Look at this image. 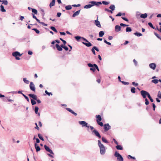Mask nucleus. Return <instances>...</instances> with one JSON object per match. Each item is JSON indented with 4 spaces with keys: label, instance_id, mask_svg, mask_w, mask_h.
Listing matches in <instances>:
<instances>
[{
    "label": "nucleus",
    "instance_id": "obj_59",
    "mask_svg": "<svg viewBox=\"0 0 161 161\" xmlns=\"http://www.w3.org/2000/svg\"><path fill=\"white\" fill-rule=\"evenodd\" d=\"M80 4H77V5H76V4H73V5H72V6L73 7H80Z\"/></svg>",
    "mask_w": 161,
    "mask_h": 161
},
{
    "label": "nucleus",
    "instance_id": "obj_63",
    "mask_svg": "<svg viewBox=\"0 0 161 161\" xmlns=\"http://www.w3.org/2000/svg\"><path fill=\"white\" fill-rule=\"evenodd\" d=\"M132 85H134L135 86H137L138 85V83H136L135 82H132Z\"/></svg>",
    "mask_w": 161,
    "mask_h": 161
},
{
    "label": "nucleus",
    "instance_id": "obj_51",
    "mask_svg": "<svg viewBox=\"0 0 161 161\" xmlns=\"http://www.w3.org/2000/svg\"><path fill=\"white\" fill-rule=\"evenodd\" d=\"M87 65L88 67H90V68L94 67V64H92L91 63H88L87 64Z\"/></svg>",
    "mask_w": 161,
    "mask_h": 161
},
{
    "label": "nucleus",
    "instance_id": "obj_39",
    "mask_svg": "<svg viewBox=\"0 0 161 161\" xmlns=\"http://www.w3.org/2000/svg\"><path fill=\"white\" fill-rule=\"evenodd\" d=\"M152 82L155 84H157L158 83V79H153L152 80Z\"/></svg>",
    "mask_w": 161,
    "mask_h": 161
},
{
    "label": "nucleus",
    "instance_id": "obj_27",
    "mask_svg": "<svg viewBox=\"0 0 161 161\" xmlns=\"http://www.w3.org/2000/svg\"><path fill=\"white\" fill-rule=\"evenodd\" d=\"M102 141L103 142H104V143H107V144H108L109 143L108 141L104 137H102Z\"/></svg>",
    "mask_w": 161,
    "mask_h": 161
},
{
    "label": "nucleus",
    "instance_id": "obj_3",
    "mask_svg": "<svg viewBox=\"0 0 161 161\" xmlns=\"http://www.w3.org/2000/svg\"><path fill=\"white\" fill-rule=\"evenodd\" d=\"M114 156L117 158V159L118 161H123L124 159L122 156L118 152L116 151L114 154Z\"/></svg>",
    "mask_w": 161,
    "mask_h": 161
},
{
    "label": "nucleus",
    "instance_id": "obj_33",
    "mask_svg": "<svg viewBox=\"0 0 161 161\" xmlns=\"http://www.w3.org/2000/svg\"><path fill=\"white\" fill-rule=\"evenodd\" d=\"M72 8V7L71 5H68L65 7V9L67 10H69Z\"/></svg>",
    "mask_w": 161,
    "mask_h": 161
},
{
    "label": "nucleus",
    "instance_id": "obj_20",
    "mask_svg": "<svg viewBox=\"0 0 161 161\" xmlns=\"http://www.w3.org/2000/svg\"><path fill=\"white\" fill-rule=\"evenodd\" d=\"M80 11V10H79L75 12L72 15V17H75V16L78 15L79 14Z\"/></svg>",
    "mask_w": 161,
    "mask_h": 161
},
{
    "label": "nucleus",
    "instance_id": "obj_11",
    "mask_svg": "<svg viewBox=\"0 0 161 161\" xmlns=\"http://www.w3.org/2000/svg\"><path fill=\"white\" fill-rule=\"evenodd\" d=\"M87 43L85 42H82V43L86 47H90L92 46V44L90 42H89L87 40L86 41H85Z\"/></svg>",
    "mask_w": 161,
    "mask_h": 161
},
{
    "label": "nucleus",
    "instance_id": "obj_4",
    "mask_svg": "<svg viewBox=\"0 0 161 161\" xmlns=\"http://www.w3.org/2000/svg\"><path fill=\"white\" fill-rule=\"evenodd\" d=\"M92 134H94V135L97 137L98 138L100 139L101 138V136L98 131L96 129H94L92 131Z\"/></svg>",
    "mask_w": 161,
    "mask_h": 161
},
{
    "label": "nucleus",
    "instance_id": "obj_58",
    "mask_svg": "<svg viewBox=\"0 0 161 161\" xmlns=\"http://www.w3.org/2000/svg\"><path fill=\"white\" fill-rule=\"evenodd\" d=\"M87 128H90V129L91 130H94V129H95L92 126H90V125H88V127H87Z\"/></svg>",
    "mask_w": 161,
    "mask_h": 161
},
{
    "label": "nucleus",
    "instance_id": "obj_29",
    "mask_svg": "<svg viewBox=\"0 0 161 161\" xmlns=\"http://www.w3.org/2000/svg\"><path fill=\"white\" fill-rule=\"evenodd\" d=\"M104 33L103 31H101L99 32V35L100 37H102L104 35Z\"/></svg>",
    "mask_w": 161,
    "mask_h": 161
},
{
    "label": "nucleus",
    "instance_id": "obj_23",
    "mask_svg": "<svg viewBox=\"0 0 161 161\" xmlns=\"http://www.w3.org/2000/svg\"><path fill=\"white\" fill-rule=\"evenodd\" d=\"M55 0H52V2L50 3L49 4V7L50 8H51L52 7L55 5Z\"/></svg>",
    "mask_w": 161,
    "mask_h": 161
},
{
    "label": "nucleus",
    "instance_id": "obj_8",
    "mask_svg": "<svg viewBox=\"0 0 161 161\" xmlns=\"http://www.w3.org/2000/svg\"><path fill=\"white\" fill-rule=\"evenodd\" d=\"M44 147L46 150L47 152H49L52 154H54V153L52 151V150L50 149L49 147H48L47 145H45L44 146Z\"/></svg>",
    "mask_w": 161,
    "mask_h": 161
},
{
    "label": "nucleus",
    "instance_id": "obj_24",
    "mask_svg": "<svg viewBox=\"0 0 161 161\" xmlns=\"http://www.w3.org/2000/svg\"><path fill=\"white\" fill-rule=\"evenodd\" d=\"M92 6H93V4H89L86 5L85 6H84V8H91Z\"/></svg>",
    "mask_w": 161,
    "mask_h": 161
},
{
    "label": "nucleus",
    "instance_id": "obj_48",
    "mask_svg": "<svg viewBox=\"0 0 161 161\" xmlns=\"http://www.w3.org/2000/svg\"><path fill=\"white\" fill-rule=\"evenodd\" d=\"M145 104L147 105L149 104V102L148 100L147 99V98H145Z\"/></svg>",
    "mask_w": 161,
    "mask_h": 161
},
{
    "label": "nucleus",
    "instance_id": "obj_55",
    "mask_svg": "<svg viewBox=\"0 0 161 161\" xmlns=\"http://www.w3.org/2000/svg\"><path fill=\"white\" fill-rule=\"evenodd\" d=\"M94 67H95V69H97V70L98 71H99V68H98V67L97 65L96 64H94Z\"/></svg>",
    "mask_w": 161,
    "mask_h": 161
},
{
    "label": "nucleus",
    "instance_id": "obj_37",
    "mask_svg": "<svg viewBox=\"0 0 161 161\" xmlns=\"http://www.w3.org/2000/svg\"><path fill=\"white\" fill-rule=\"evenodd\" d=\"M6 99H7L8 101V102H12V101H13V100H12V99H8V97H5V98H4L3 99V101H6Z\"/></svg>",
    "mask_w": 161,
    "mask_h": 161
},
{
    "label": "nucleus",
    "instance_id": "obj_60",
    "mask_svg": "<svg viewBox=\"0 0 161 161\" xmlns=\"http://www.w3.org/2000/svg\"><path fill=\"white\" fill-rule=\"evenodd\" d=\"M121 18L122 19H123L124 20L127 21L128 22L129 20L126 18L124 17H122Z\"/></svg>",
    "mask_w": 161,
    "mask_h": 161
},
{
    "label": "nucleus",
    "instance_id": "obj_50",
    "mask_svg": "<svg viewBox=\"0 0 161 161\" xmlns=\"http://www.w3.org/2000/svg\"><path fill=\"white\" fill-rule=\"evenodd\" d=\"M102 3L103 4L105 5H107L109 3V2H107L105 1H102Z\"/></svg>",
    "mask_w": 161,
    "mask_h": 161
},
{
    "label": "nucleus",
    "instance_id": "obj_25",
    "mask_svg": "<svg viewBox=\"0 0 161 161\" xmlns=\"http://www.w3.org/2000/svg\"><path fill=\"white\" fill-rule=\"evenodd\" d=\"M89 3H91L92 4L93 6L94 5H96L97 6H99L98 4L97 3V2H96L95 1H91Z\"/></svg>",
    "mask_w": 161,
    "mask_h": 161
},
{
    "label": "nucleus",
    "instance_id": "obj_7",
    "mask_svg": "<svg viewBox=\"0 0 161 161\" xmlns=\"http://www.w3.org/2000/svg\"><path fill=\"white\" fill-rule=\"evenodd\" d=\"M104 130L105 131H107L111 129V126L109 125V124H105L103 125Z\"/></svg>",
    "mask_w": 161,
    "mask_h": 161
},
{
    "label": "nucleus",
    "instance_id": "obj_5",
    "mask_svg": "<svg viewBox=\"0 0 161 161\" xmlns=\"http://www.w3.org/2000/svg\"><path fill=\"white\" fill-rule=\"evenodd\" d=\"M79 123L82 125V127H87L88 124L87 123L84 121H79Z\"/></svg>",
    "mask_w": 161,
    "mask_h": 161
},
{
    "label": "nucleus",
    "instance_id": "obj_56",
    "mask_svg": "<svg viewBox=\"0 0 161 161\" xmlns=\"http://www.w3.org/2000/svg\"><path fill=\"white\" fill-rule=\"evenodd\" d=\"M121 82L123 84L126 85H127L129 84V83L128 82H126L124 81H121Z\"/></svg>",
    "mask_w": 161,
    "mask_h": 161
},
{
    "label": "nucleus",
    "instance_id": "obj_21",
    "mask_svg": "<svg viewBox=\"0 0 161 161\" xmlns=\"http://www.w3.org/2000/svg\"><path fill=\"white\" fill-rule=\"evenodd\" d=\"M147 16V13H145L143 14H141L140 15V17L141 18L143 19L146 18Z\"/></svg>",
    "mask_w": 161,
    "mask_h": 161
},
{
    "label": "nucleus",
    "instance_id": "obj_44",
    "mask_svg": "<svg viewBox=\"0 0 161 161\" xmlns=\"http://www.w3.org/2000/svg\"><path fill=\"white\" fill-rule=\"evenodd\" d=\"M3 4L5 5H7L8 4V1L7 0H3L2 1Z\"/></svg>",
    "mask_w": 161,
    "mask_h": 161
},
{
    "label": "nucleus",
    "instance_id": "obj_30",
    "mask_svg": "<svg viewBox=\"0 0 161 161\" xmlns=\"http://www.w3.org/2000/svg\"><path fill=\"white\" fill-rule=\"evenodd\" d=\"M109 8L112 10L114 11L115 10V6L114 5L112 4L109 7Z\"/></svg>",
    "mask_w": 161,
    "mask_h": 161
},
{
    "label": "nucleus",
    "instance_id": "obj_42",
    "mask_svg": "<svg viewBox=\"0 0 161 161\" xmlns=\"http://www.w3.org/2000/svg\"><path fill=\"white\" fill-rule=\"evenodd\" d=\"M38 136L39 138L42 141H43L44 140L43 138L41 136V135L40 134H38Z\"/></svg>",
    "mask_w": 161,
    "mask_h": 161
},
{
    "label": "nucleus",
    "instance_id": "obj_45",
    "mask_svg": "<svg viewBox=\"0 0 161 161\" xmlns=\"http://www.w3.org/2000/svg\"><path fill=\"white\" fill-rule=\"evenodd\" d=\"M31 103L32 105H33L36 104V102L32 99H31Z\"/></svg>",
    "mask_w": 161,
    "mask_h": 161
},
{
    "label": "nucleus",
    "instance_id": "obj_53",
    "mask_svg": "<svg viewBox=\"0 0 161 161\" xmlns=\"http://www.w3.org/2000/svg\"><path fill=\"white\" fill-rule=\"evenodd\" d=\"M128 158H130L131 159H136V158L135 157H132V156H131L130 155H129L128 156Z\"/></svg>",
    "mask_w": 161,
    "mask_h": 161
},
{
    "label": "nucleus",
    "instance_id": "obj_1",
    "mask_svg": "<svg viewBox=\"0 0 161 161\" xmlns=\"http://www.w3.org/2000/svg\"><path fill=\"white\" fill-rule=\"evenodd\" d=\"M98 145L99 147L100 153L101 155H104L106 152V149L105 146L101 143L100 140H98Z\"/></svg>",
    "mask_w": 161,
    "mask_h": 161
},
{
    "label": "nucleus",
    "instance_id": "obj_10",
    "mask_svg": "<svg viewBox=\"0 0 161 161\" xmlns=\"http://www.w3.org/2000/svg\"><path fill=\"white\" fill-rule=\"evenodd\" d=\"M75 39L77 40V42H79L80 41V39H82L83 40L85 41H86L87 39H86L85 38L81 37L80 36H75Z\"/></svg>",
    "mask_w": 161,
    "mask_h": 161
},
{
    "label": "nucleus",
    "instance_id": "obj_46",
    "mask_svg": "<svg viewBox=\"0 0 161 161\" xmlns=\"http://www.w3.org/2000/svg\"><path fill=\"white\" fill-rule=\"evenodd\" d=\"M41 14L42 15V16L43 17L44 16L45 14L44 10L43 9H41Z\"/></svg>",
    "mask_w": 161,
    "mask_h": 161
},
{
    "label": "nucleus",
    "instance_id": "obj_38",
    "mask_svg": "<svg viewBox=\"0 0 161 161\" xmlns=\"http://www.w3.org/2000/svg\"><path fill=\"white\" fill-rule=\"evenodd\" d=\"M23 80L24 82L26 84H28L29 83V81L28 80H26V78H24L23 79Z\"/></svg>",
    "mask_w": 161,
    "mask_h": 161
},
{
    "label": "nucleus",
    "instance_id": "obj_2",
    "mask_svg": "<svg viewBox=\"0 0 161 161\" xmlns=\"http://www.w3.org/2000/svg\"><path fill=\"white\" fill-rule=\"evenodd\" d=\"M22 55L18 51H15L13 52L12 53V55L15 57V59L17 60H19L20 58L18 56L20 57Z\"/></svg>",
    "mask_w": 161,
    "mask_h": 161
},
{
    "label": "nucleus",
    "instance_id": "obj_49",
    "mask_svg": "<svg viewBox=\"0 0 161 161\" xmlns=\"http://www.w3.org/2000/svg\"><path fill=\"white\" fill-rule=\"evenodd\" d=\"M97 124L101 126H103L104 125L103 123L102 122H100V121L97 122Z\"/></svg>",
    "mask_w": 161,
    "mask_h": 161
},
{
    "label": "nucleus",
    "instance_id": "obj_62",
    "mask_svg": "<svg viewBox=\"0 0 161 161\" xmlns=\"http://www.w3.org/2000/svg\"><path fill=\"white\" fill-rule=\"evenodd\" d=\"M91 51L94 55H96V53L93 47Z\"/></svg>",
    "mask_w": 161,
    "mask_h": 161
},
{
    "label": "nucleus",
    "instance_id": "obj_41",
    "mask_svg": "<svg viewBox=\"0 0 161 161\" xmlns=\"http://www.w3.org/2000/svg\"><path fill=\"white\" fill-rule=\"evenodd\" d=\"M130 91L132 93H135L136 92L135 88L134 87H132Z\"/></svg>",
    "mask_w": 161,
    "mask_h": 161
},
{
    "label": "nucleus",
    "instance_id": "obj_28",
    "mask_svg": "<svg viewBox=\"0 0 161 161\" xmlns=\"http://www.w3.org/2000/svg\"><path fill=\"white\" fill-rule=\"evenodd\" d=\"M134 34L135 36H140L142 35V34L141 33L139 32H137V31H136L135 33H134Z\"/></svg>",
    "mask_w": 161,
    "mask_h": 161
},
{
    "label": "nucleus",
    "instance_id": "obj_6",
    "mask_svg": "<svg viewBox=\"0 0 161 161\" xmlns=\"http://www.w3.org/2000/svg\"><path fill=\"white\" fill-rule=\"evenodd\" d=\"M148 92L146 91L142 90L140 92L141 95L144 98H146Z\"/></svg>",
    "mask_w": 161,
    "mask_h": 161
},
{
    "label": "nucleus",
    "instance_id": "obj_35",
    "mask_svg": "<svg viewBox=\"0 0 161 161\" xmlns=\"http://www.w3.org/2000/svg\"><path fill=\"white\" fill-rule=\"evenodd\" d=\"M132 31V29L130 27H127L126 28V32H130Z\"/></svg>",
    "mask_w": 161,
    "mask_h": 161
},
{
    "label": "nucleus",
    "instance_id": "obj_15",
    "mask_svg": "<svg viewBox=\"0 0 161 161\" xmlns=\"http://www.w3.org/2000/svg\"><path fill=\"white\" fill-rule=\"evenodd\" d=\"M94 24L98 27H101V26L100 22L97 19L95 20Z\"/></svg>",
    "mask_w": 161,
    "mask_h": 161
},
{
    "label": "nucleus",
    "instance_id": "obj_36",
    "mask_svg": "<svg viewBox=\"0 0 161 161\" xmlns=\"http://www.w3.org/2000/svg\"><path fill=\"white\" fill-rule=\"evenodd\" d=\"M31 10L32 13H34L35 14H37V11L36 9L34 8H31Z\"/></svg>",
    "mask_w": 161,
    "mask_h": 161
},
{
    "label": "nucleus",
    "instance_id": "obj_31",
    "mask_svg": "<svg viewBox=\"0 0 161 161\" xmlns=\"http://www.w3.org/2000/svg\"><path fill=\"white\" fill-rule=\"evenodd\" d=\"M50 28L53 31H54L55 32H56V33L58 32L57 30H56V28L55 27L53 26H51L50 27Z\"/></svg>",
    "mask_w": 161,
    "mask_h": 161
},
{
    "label": "nucleus",
    "instance_id": "obj_19",
    "mask_svg": "<svg viewBox=\"0 0 161 161\" xmlns=\"http://www.w3.org/2000/svg\"><path fill=\"white\" fill-rule=\"evenodd\" d=\"M96 118L97 119L96 120L97 122L102 120V118L101 116L100 115H96Z\"/></svg>",
    "mask_w": 161,
    "mask_h": 161
},
{
    "label": "nucleus",
    "instance_id": "obj_34",
    "mask_svg": "<svg viewBox=\"0 0 161 161\" xmlns=\"http://www.w3.org/2000/svg\"><path fill=\"white\" fill-rule=\"evenodd\" d=\"M0 8H1L0 10L1 12H6V10L4 9V6L3 5H1Z\"/></svg>",
    "mask_w": 161,
    "mask_h": 161
},
{
    "label": "nucleus",
    "instance_id": "obj_32",
    "mask_svg": "<svg viewBox=\"0 0 161 161\" xmlns=\"http://www.w3.org/2000/svg\"><path fill=\"white\" fill-rule=\"evenodd\" d=\"M32 17L34 19H36V20L39 23L40 21V20L38 19L36 17L35 15L34 14H32Z\"/></svg>",
    "mask_w": 161,
    "mask_h": 161
},
{
    "label": "nucleus",
    "instance_id": "obj_64",
    "mask_svg": "<svg viewBox=\"0 0 161 161\" xmlns=\"http://www.w3.org/2000/svg\"><path fill=\"white\" fill-rule=\"evenodd\" d=\"M133 62L134 63L135 65L136 66L137 65V62L136 61V60L135 59H134L133 60Z\"/></svg>",
    "mask_w": 161,
    "mask_h": 161
},
{
    "label": "nucleus",
    "instance_id": "obj_54",
    "mask_svg": "<svg viewBox=\"0 0 161 161\" xmlns=\"http://www.w3.org/2000/svg\"><path fill=\"white\" fill-rule=\"evenodd\" d=\"M158 97L161 99V93L160 91H158Z\"/></svg>",
    "mask_w": 161,
    "mask_h": 161
},
{
    "label": "nucleus",
    "instance_id": "obj_61",
    "mask_svg": "<svg viewBox=\"0 0 161 161\" xmlns=\"http://www.w3.org/2000/svg\"><path fill=\"white\" fill-rule=\"evenodd\" d=\"M154 34L158 38L160 39L161 37L157 33L154 32Z\"/></svg>",
    "mask_w": 161,
    "mask_h": 161
},
{
    "label": "nucleus",
    "instance_id": "obj_14",
    "mask_svg": "<svg viewBox=\"0 0 161 161\" xmlns=\"http://www.w3.org/2000/svg\"><path fill=\"white\" fill-rule=\"evenodd\" d=\"M28 95L30 97L32 98L34 100H36L37 99V96L33 94H29Z\"/></svg>",
    "mask_w": 161,
    "mask_h": 161
},
{
    "label": "nucleus",
    "instance_id": "obj_12",
    "mask_svg": "<svg viewBox=\"0 0 161 161\" xmlns=\"http://www.w3.org/2000/svg\"><path fill=\"white\" fill-rule=\"evenodd\" d=\"M121 27L119 25H116L115 26V32H118L121 31Z\"/></svg>",
    "mask_w": 161,
    "mask_h": 161
},
{
    "label": "nucleus",
    "instance_id": "obj_22",
    "mask_svg": "<svg viewBox=\"0 0 161 161\" xmlns=\"http://www.w3.org/2000/svg\"><path fill=\"white\" fill-rule=\"evenodd\" d=\"M56 48L59 51H61L63 50L62 48L59 46L58 44H56L55 45Z\"/></svg>",
    "mask_w": 161,
    "mask_h": 161
},
{
    "label": "nucleus",
    "instance_id": "obj_26",
    "mask_svg": "<svg viewBox=\"0 0 161 161\" xmlns=\"http://www.w3.org/2000/svg\"><path fill=\"white\" fill-rule=\"evenodd\" d=\"M118 150H122L123 149V147H122L120 145H117L115 147Z\"/></svg>",
    "mask_w": 161,
    "mask_h": 161
},
{
    "label": "nucleus",
    "instance_id": "obj_9",
    "mask_svg": "<svg viewBox=\"0 0 161 161\" xmlns=\"http://www.w3.org/2000/svg\"><path fill=\"white\" fill-rule=\"evenodd\" d=\"M29 87L30 89L33 91L35 92L36 88L34 84L32 82H31L30 83Z\"/></svg>",
    "mask_w": 161,
    "mask_h": 161
},
{
    "label": "nucleus",
    "instance_id": "obj_43",
    "mask_svg": "<svg viewBox=\"0 0 161 161\" xmlns=\"http://www.w3.org/2000/svg\"><path fill=\"white\" fill-rule=\"evenodd\" d=\"M45 93L47 95L49 96L50 95L52 96L53 95V94L51 92H49L47 90H46L45 91Z\"/></svg>",
    "mask_w": 161,
    "mask_h": 161
},
{
    "label": "nucleus",
    "instance_id": "obj_52",
    "mask_svg": "<svg viewBox=\"0 0 161 161\" xmlns=\"http://www.w3.org/2000/svg\"><path fill=\"white\" fill-rule=\"evenodd\" d=\"M23 96L25 97V98L26 99V100H27V101L28 102H29V98L27 96H26L25 95V94H23Z\"/></svg>",
    "mask_w": 161,
    "mask_h": 161
},
{
    "label": "nucleus",
    "instance_id": "obj_40",
    "mask_svg": "<svg viewBox=\"0 0 161 161\" xmlns=\"http://www.w3.org/2000/svg\"><path fill=\"white\" fill-rule=\"evenodd\" d=\"M32 30L35 31L36 33L37 34H39L40 33V31L39 30L36 28H33L32 29Z\"/></svg>",
    "mask_w": 161,
    "mask_h": 161
},
{
    "label": "nucleus",
    "instance_id": "obj_47",
    "mask_svg": "<svg viewBox=\"0 0 161 161\" xmlns=\"http://www.w3.org/2000/svg\"><path fill=\"white\" fill-rule=\"evenodd\" d=\"M148 25L153 29H155V27L153 26L151 22H149L148 23Z\"/></svg>",
    "mask_w": 161,
    "mask_h": 161
},
{
    "label": "nucleus",
    "instance_id": "obj_18",
    "mask_svg": "<svg viewBox=\"0 0 161 161\" xmlns=\"http://www.w3.org/2000/svg\"><path fill=\"white\" fill-rule=\"evenodd\" d=\"M39 110V108L37 106H36L35 107L34 109V111L36 114H37L39 116L40 115V113H38V111Z\"/></svg>",
    "mask_w": 161,
    "mask_h": 161
},
{
    "label": "nucleus",
    "instance_id": "obj_57",
    "mask_svg": "<svg viewBox=\"0 0 161 161\" xmlns=\"http://www.w3.org/2000/svg\"><path fill=\"white\" fill-rule=\"evenodd\" d=\"M39 23L42 24V25H43L44 26H47V24H46L44 23L43 22H40Z\"/></svg>",
    "mask_w": 161,
    "mask_h": 161
},
{
    "label": "nucleus",
    "instance_id": "obj_17",
    "mask_svg": "<svg viewBox=\"0 0 161 161\" xmlns=\"http://www.w3.org/2000/svg\"><path fill=\"white\" fill-rule=\"evenodd\" d=\"M34 146H35V148L36 149V152H38L40 150H41L40 147L39 146L37 145V144L36 143H35Z\"/></svg>",
    "mask_w": 161,
    "mask_h": 161
},
{
    "label": "nucleus",
    "instance_id": "obj_13",
    "mask_svg": "<svg viewBox=\"0 0 161 161\" xmlns=\"http://www.w3.org/2000/svg\"><path fill=\"white\" fill-rule=\"evenodd\" d=\"M150 68L153 70L155 69L156 67V64L154 63H151L149 65Z\"/></svg>",
    "mask_w": 161,
    "mask_h": 161
},
{
    "label": "nucleus",
    "instance_id": "obj_16",
    "mask_svg": "<svg viewBox=\"0 0 161 161\" xmlns=\"http://www.w3.org/2000/svg\"><path fill=\"white\" fill-rule=\"evenodd\" d=\"M66 109L68 111L71 113L72 114H74L75 116H76L77 115V114L76 113H75V112H74L70 108H66Z\"/></svg>",
    "mask_w": 161,
    "mask_h": 161
}]
</instances>
